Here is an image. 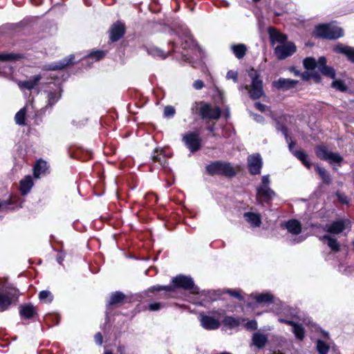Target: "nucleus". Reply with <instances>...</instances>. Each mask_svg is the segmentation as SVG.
<instances>
[{
  "label": "nucleus",
  "mask_w": 354,
  "mask_h": 354,
  "mask_svg": "<svg viewBox=\"0 0 354 354\" xmlns=\"http://www.w3.org/2000/svg\"><path fill=\"white\" fill-rule=\"evenodd\" d=\"M326 59L324 57H319L317 61L313 57H307L304 60V66L307 70L317 68L323 75L335 79V71L332 67L326 66Z\"/></svg>",
  "instance_id": "1"
},
{
  "label": "nucleus",
  "mask_w": 354,
  "mask_h": 354,
  "mask_svg": "<svg viewBox=\"0 0 354 354\" xmlns=\"http://www.w3.org/2000/svg\"><path fill=\"white\" fill-rule=\"evenodd\" d=\"M206 170L211 175L221 174L227 177L234 176L238 170L230 163L221 161H215L206 167Z\"/></svg>",
  "instance_id": "2"
},
{
  "label": "nucleus",
  "mask_w": 354,
  "mask_h": 354,
  "mask_svg": "<svg viewBox=\"0 0 354 354\" xmlns=\"http://www.w3.org/2000/svg\"><path fill=\"white\" fill-rule=\"evenodd\" d=\"M249 76L252 80L250 86H245V88L248 90L250 97L252 99H258L263 95V82L259 78V75L254 69L249 71Z\"/></svg>",
  "instance_id": "3"
},
{
  "label": "nucleus",
  "mask_w": 354,
  "mask_h": 354,
  "mask_svg": "<svg viewBox=\"0 0 354 354\" xmlns=\"http://www.w3.org/2000/svg\"><path fill=\"white\" fill-rule=\"evenodd\" d=\"M315 33L322 38L335 39L343 35V30L340 27L333 24H322L316 27Z\"/></svg>",
  "instance_id": "4"
},
{
  "label": "nucleus",
  "mask_w": 354,
  "mask_h": 354,
  "mask_svg": "<svg viewBox=\"0 0 354 354\" xmlns=\"http://www.w3.org/2000/svg\"><path fill=\"white\" fill-rule=\"evenodd\" d=\"M270 184L269 176H263L261 185L257 188V198L260 203L268 202L275 196L274 192L270 187Z\"/></svg>",
  "instance_id": "5"
},
{
  "label": "nucleus",
  "mask_w": 354,
  "mask_h": 354,
  "mask_svg": "<svg viewBox=\"0 0 354 354\" xmlns=\"http://www.w3.org/2000/svg\"><path fill=\"white\" fill-rule=\"evenodd\" d=\"M198 105H201L199 112L203 119L218 120L220 118L221 111L219 107L212 106L209 104L195 103L192 109V111H194V109H197Z\"/></svg>",
  "instance_id": "6"
},
{
  "label": "nucleus",
  "mask_w": 354,
  "mask_h": 354,
  "mask_svg": "<svg viewBox=\"0 0 354 354\" xmlns=\"http://www.w3.org/2000/svg\"><path fill=\"white\" fill-rule=\"evenodd\" d=\"M315 153L318 158L327 160L330 163H339L343 160V158L339 153L330 151L324 145L318 146L315 149Z\"/></svg>",
  "instance_id": "7"
},
{
  "label": "nucleus",
  "mask_w": 354,
  "mask_h": 354,
  "mask_svg": "<svg viewBox=\"0 0 354 354\" xmlns=\"http://www.w3.org/2000/svg\"><path fill=\"white\" fill-rule=\"evenodd\" d=\"M183 140L192 152L198 151L201 147V140L198 132H189L185 134Z\"/></svg>",
  "instance_id": "8"
},
{
  "label": "nucleus",
  "mask_w": 354,
  "mask_h": 354,
  "mask_svg": "<svg viewBox=\"0 0 354 354\" xmlns=\"http://www.w3.org/2000/svg\"><path fill=\"white\" fill-rule=\"evenodd\" d=\"M199 321L201 326L208 330L218 329L221 326L219 318L212 315L201 314Z\"/></svg>",
  "instance_id": "9"
},
{
  "label": "nucleus",
  "mask_w": 354,
  "mask_h": 354,
  "mask_svg": "<svg viewBox=\"0 0 354 354\" xmlns=\"http://www.w3.org/2000/svg\"><path fill=\"white\" fill-rule=\"evenodd\" d=\"M296 51V46L292 42L277 46L274 49V53L279 59H283L292 55Z\"/></svg>",
  "instance_id": "10"
},
{
  "label": "nucleus",
  "mask_w": 354,
  "mask_h": 354,
  "mask_svg": "<svg viewBox=\"0 0 354 354\" xmlns=\"http://www.w3.org/2000/svg\"><path fill=\"white\" fill-rule=\"evenodd\" d=\"M19 295L18 290L15 288L10 289L5 294L0 293V310H5L10 305L11 302L17 299Z\"/></svg>",
  "instance_id": "11"
},
{
  "label": "nucleus",
  "mask_w": 354,
  "mask_h": 354,
  "mask_svg": "<svg viewBox=\"0 0 354 354\" xmlns=\"http://www.w3.org/2000/svg\"><path fill=\"white\" fill-rule=\"evenodd\" d=\"M172 283L176 288H181L185 290L193 289L196 291V288L194 287V283L192 279L190 277L185 275H178L173 278Z\"/></svg>",
  "instance_id": "12"
},
{
  "label": "nucleus",
  "mask_w": 354,
  "mask_h": 354,
  "mask_svg": "<svg viewBox=\"0 0 354 354\" xmlns=\"http://www.w3.org/2000/svg\"><path fill=\"white\" fill-rule=\"evenodd\" d=\"M348 224L349 221L347 220H337L330 224L326 225L323 230L330 234H338L342 232Z\"/></svg>",
  "instance_id": "13"
},
{
  "label": "nucleus",
  "mask_w": 354,
  "mask_h": 354,
  "mask_svg": "<svg viewBox=\"0 0 354 354\" xmlns=\"http://www.w3.org/2000/svg\"><path fill=\"white\" fill-rule=\"evenodd\" d=\"M248 168L250 172L253 174H259L261 172L263 162L259 154H253L248 158Z\"/></svg>",
  "instance_id": "14"
},
{
  "label": "nucleus",
  "mask_w": 354,
  "mask_h": 354,
  "mask_svg": "<svg viewBox=\"0 0 354 354\" xmlns=\"http://www.w3.org/2000/svg\"><path fill=\"white\" fill-rule=\"evenodd\" d=\"M125 33V26L121 21H116L109 29V36L111 41H118Z\"/></svg>",
  "instance_id": "15"
},
{
  "label": "nucleus",
  "mask_w": 354,
  "mask_h": 354,
  "mask_svg": "<svg viewBox=\"0 0 354 354\" xmlns=\"http://www.w3.org/2000/svg\"><path fill=\"white\" fill-rule=\"evenodd\" d=\"M298 83V81L290 79L280 78L277 81L272 82L274 87L278 89L288 90L294 88Z\"/></svg>",
  "instance_id": "16"
},
{
  "label": "nucleus",
  "mask_w": 354,
  "mask_h": 354,
  "mask_svg": "<svg viewBox=\"0 0 354 354\" xmlns=\"http://www.w3.org/2000/svg\"><path fill=\"white\" fill-rule=\"evenodd\" d=\"M41 76L40 75H36L32 77L30 80L25 81H19L17 84L20 89H27L31 90L35 88L36 85L38 84L39 82L41 80Z\"/></svg>",
  "instance_id": "17"
},
{
  "label": "nucleus",
  "mask_w": 354,
  "mask_h": 354,
  "mask_svg": "<svg viewBox=\"0 0 354 354\" xmlns=\"http://www.w3.org/2000/svg\"><path fill=\"white\" fill-rule=\"evenodd\" d=\"M333 50L336 53L346 55L349 61L354 63V48L343 44H338L334 47Z\"/></svg>",
  "instance_id": "18"
},
{
  "label": "nucleus",
  "mask_w": 354,
  "mask_h": 354,
  "mask_svg": "<svg viewBox=\"0 0 354 354\" xmlns=\"http://www.w3.org/2000/svg\"><path fill=\"white\" fill-rule=\"evenodd\" d=\"M48 171L47 162L43 160H39L34 167L35 178H39L41 175L46 174Z\"/></svg>",
  "instance_id": "19"
},
{
  "label": "nucleus",
  "mask_w": 354,
  "mask_h": 354,
  "mask_svg": "<svg viewBox=\"0 0 354 354\" xmlns=\"http://www.w3.org/2000/svg\"><path fill=\"white\" fill-rule=\"evenodd\" d=\"M36 314V309L32 304H25L20 306L19 315L24 319H30Z\"/></svg>",
  "instance_id": "20"
},
{
  "label": "nucleus",
  "mask_w": 354,
  "mask_h": 354,
  "mask_svg": "<svg viewBox=\"0 0 354 354\" xmlns=\"http://www.w3.org/2000/svg\"><path fill=\"white\" fill-rule=\"evenodd\" d=\"M267 342L268 336L263 333L257 332L252 336V343L259 348L264 347Z\"/></svg>",
  "instance_id": "21"
},
{
  "label": "nucleus",
  "mask_w": 354,
  "mask_h": 354,
  "mask_svg": "<svg viewBox=\"0 0 354 354\" xmlns=\"http://www.w3.org/2000/svg\"><path fill=\"white\" fill-rule=\"evenodd\" d=\"M321 241H327V245L330 250L335 252H339L340 250V245L336 239L333 238L329 235H324L319 238Z\"/></svg>",
  "instance_id": "22"
},
{
  "label": "nucleus",
  "mask_w": 354,
  "mask_h": 354,
  "mask_svg": "<svg viewBox=\"0 0 354 354\" xmlns=\"http://www.w3.org/2000/svg\"><path fill=\"white\" fill-rule=\"evenodd\" d=\"M33 182L30 176H26L20 182V191L22 195L27 194L32 187Z\"/></svg>",
  "instance_id": "23"
},
{
  "label": "nucleus",
  "mask_w": 354,
  "mask_h": 354,
  "mask_svg": "<svg viewBox=\"0 0 354 354\" xmlns=\"http://www.w3.org/2000/svg\"><path fill=\"white\" fill-rule=\"evenodd\" d=\"M74 59V56L73 55H70L68 57L64 59L63 60L52 64L50 67V70H60L63 69L67 66L70 65L73 63V60Z\"/></svg>",
  "instance_id": "24"
},
{
  "label": "nucleus",
  "mask_w": 354,
  "mask_h": 354,
  "mask_svg": "<svg viewBox=\"0 0 354 354\" xmlns=\"http://www.w3.org/2000/svg\"><path fill=\"white\" fill-rule=\"evenodd\" d=\"M286 227L289 232L293 234H298L301 231V223L297 220H290L286 224Z\"/></svg>",
  "instance_id": "25"
},
{
  "label": "nucleus",
  "mask_w": 354,
  "mask_h": 354,
  "mask_svg": "<svg viewBox=\"0 0 354 354\" xmlns=\"http://www.w3.org/2000/svg\"><path fill=\"white\" fill-rule=\"evenodd\" d=\"M244 217L254 227H259L261 223L260 216L258 214L247 212L244 214Z\"/></svg>",
  "instance_id": "26"
},
{
  "label": "nucleus",
  "mask_w": 354,
  "mask_h": 354,
  "mask_svg": "<svg viewBox=\"0 0 354 354\" xmlns=\"http://www.w3.org/2000/svg\"><path fill=\"white\" fill-rule=\"evenodd\" d=\"M151 158L153 162H158L162 167H165L167 164L166 156L165 155L162 149H156L153 154L151 156Z\"/></svg>",
  "instance_id": "27"
},
{
  "label": "nucleus",
  "mask_w": 354,
  "mask_h": 354,
  "mask_svg": "<svg viewBox=\"0 0 354 354\" xmlns=\"http://www.w3.org/2000/svg\"><path fill=\"white\" fill-rule=\"evenodd\" d=\"M269 32L270 38L272 41H277L281 43V44H283L285 41L287 40L286 35L277 32L274 28H270Z\"/></svg>",
  "instance_id": "28"
},
{
  "label": "nucleus",
  "mask_w": 354,
  "mask_h": 354,
  "mask_svg": "<svg viewBox=\"0 0 354 354\" xmlns=\"http://www.w3.org/2000/svg\"><path fill=\"white\" fill-rule=\"evenodd\" d=\"M231 49L238 59L243 58L247 50L246 46L243 44L232 45Z\"/></svg>",
  "instance_id": "29"
},
{
  "label": "nucleus",
  "mask_w": 354,
  "mask_h": 354,
  "mask_svg": "<svg viewBox=\"0 0 354 354\" xmlns=\"http://www.w3.org/2000/svg\"><path fill=\"white\" fill-rule=\"evenodd\" d=\"M293 155L298 158L307 168L310 167V162L308 161V156L303 150L292 151Z\"/></svg>",
  "instance_id": "30"
},
{
  "label": "nucleus",
  "mask_w": 354,
  "mask_h": 354,
  "mask_svg": "<svg viewBox=\"0 0 354 354\" xmlns=\"http://www.w3.org/2000/svg\"><path fill=\"white\" fill-rule=\"evenodd\" d=\"M147 52L149 54L155 57H158L160 59H165L168 56V53H165L162 50L160 49L158 47L152 46L147 49Z\"/></svg>",
  "instance_id": "31"
},
{
  "label": "nucleus",
  "mask_w": 354,
  "mask_h": 354,
  "mask_svg": "<svg viewBox=\"0 0 354 354\" xmlns=\"http://www.w3.org/2000/svg\"><path fill=\"white\" fill-rule=\"evenodd\" d=\"M223 324L229 328H234L240 325V320L231 316H226L223 320Z\"/></svg>",
  "instance_id": "32"
},
{
  "label": "nucleus",
  "mask_w": 354,
  "mask_h": 354,
  "mask_svg": "<svg viewBox=\"0 0 354 354\" xmlns=\"http://www.w3.org/2000/svg\"><path fill=\"white\" fill-rule=\"evenodd\" d=\"M292 333L298 340L301 341L305 337L304 328L300 324L295 323L292 326Z\"/></svg>",
  "instance_id": "33"
},
{
  "label": "nucleus",
  "mask_w": 354,
  "mask_h": 354,
  "mask_svg": "<svg viewBox=\"0 0 354 354\" xmlns=\"http://www.w3.org/2000/svg\"><path fill=\"white\" fill-rule=\"evenodd\" d=\"M252 296L258 303H272L273 301V297L269 293L252 295Z\"/></svg>",
  "instance_id": "34"
},
{
  "label": "nucleus",
  "mask_w": 354,
  "mask_h": 354,
  "mask_svg": "<svg viewBox=\"0 0 354 354\" xmlns=\"http://www.w3.org/2000/svg\"><path fill=\"white\" fill-rule=\"evenodd\" d=\"M124 299V295L121 292H115L111 294L110 300L109 301V305H114L120 303Z\"/></svg>",
  "instance_id": "35"
},
{
  "label": "nucleus",
  "mask_w": 354,
  "mask_h": 354,
  "mask_svg": "<svg viewBox=\"0 0 354 354\" xmlns=\"http://www.w3.org/2000/svg\"><path fill=\"white\" fill-rule=\"evenodd\" d=\"M316 347L319 354H327L330 349L328 344L321 339L317 341Z\"/></svg>",
  "instance_id": "36"
},
{
  "label": "nucleus",
  "mask_w": 354,
  "mask_h": 354,
  "mask_svg": "<svg viewBox=\"0 0 354 354\" xmlns=\"http://www.w3.org/2000/svg\"><path fill=\"white\" fill-rule=\"evenodd\" d=\"M21 58L19 54L15 53H0V61L2 62H11L15 61Z\"/></svg>",
  "instance_id": "37"
},
{
  "label": "nucleus",
  "mask_w": 354,
  "mask_h": 354,
  "mask_svg": "<svg viewBox=\"0 0 354 354\" xmlns=\"http://www.w3.org/2000/svg\"><path fill=\"white\" fill-rule=\"evenodd\" d=\"M26 117V109H21L15 115V120L17 124L24 125Z\"/></svg>",
  "instance_id": "38"
},
{
  "label": "nucleus",
  "mask_w": 354,
  "mask_h": 354,
  "mask_svg": "<svg viewBox=\"0 0 354 354\" xmlns=\"http://www.w3.org/2000/svg\"><path fill=\"white\" fill-rule=\"evenodd\" d=\"M316 171L319 174L320 177L322 178V179L323 180L324 182H325L326 183H330V182L331 180L330 176L324 168H322V167L317 165Z\"/></svg>",
  "instance_id": "39"
},
{
  "label": "nucleus",
  "mask_w": 354,
  "mask_h": 354,
  "mask_svg": "<svg viewBox=\"0 0 354 354\" xmlns=\"http://www.w3.org/2000/svg\"><path fill=\"white\" fill-rule=\"evenodd\" d=\"M39 298L44 303H50L53 299V296L50 291L42 290L39 294Z\"/></svg>",
  "instance_id": "40"
},
{
  "label": "nucleus",
  "mask_w": 354,
  "mask_h": 354,
  "mask_svg": "<svg viewBox=\"0 0 354 354\" xmlns=\"http://www.w3.org/2000/svg\"><path fill=\"white\" fill-rule=\"evenodd\" d=\"M332 87L341 91H345L347 89L346 86L341 80H335L332 83Z\"/></svg>",
  "instance_id": "41"
},
{
  "label": "nucleus",
  "mask_w": 354,
  "mask_h": 354,
  "mask_svg": "<svg viewBox=\"0 0 354 354\" xmlns=\"http://www.w3.org/2000/svg\"><path fill=\"white\" fill-rule=\"evenodd\" d=\"M59 95L55 93H49L48 95V103L50 106L55 104L59 100Z\"/></svg>",
  "instance_id": "42"
},
{
  "label": "nucleus",
  "mask_w": 354,
  "mask_h": 354,
  "mask_svg": "<svg viewBox=\"0 0 354 354\" xmlns=\"http://www.w3.org/2000/svg\"><path fill=\"white\" fill-rule=\"evenodd\" d=\"M105 55V52L102 50H97L94 52H91L88 57L95 58L96 61L100 60L103 58Z\"/></svg>",
  "instance_id": "43"
},
{
  "label": "nucleus",
  "mask_w": 354,
  "mask_h": 354,
  "mask_svg": "<svg viewBox=\"0 0 354 354\" xmlns=\"http://www.w3.org/2000/svg\"><path fill=\"white\" fill-rule=\"evenodd\" d=\"M175 114V109L171 106H167L164 109V116L170 118Z\"/></svg>",
  "instance_id": "44"
},
{
  "label": "nucleus",
  "mask_w": 354,
  "mask_h": 354,
  "mask_svg": "<svg viewBox=\"0 0 354 354\" xmlns=\"http://www.w3.org/2000/svg\"><path fill=\"white\" fill-rule=\"evenodd\" d=\"M152 290H164L166 291H171L173 290V288L171 286H154L151 288Z\"/></svg>",
  "instance_id": "45"
},
{
  "label": "nucleus",
  "mask_w": 354,
  "mask_h": 354,
  "mask_svg": "<svg viewBox=\"0 0 354 354\" xmlns=\"http://www.w3.org/2000/svg\"><path fill=\"white\" fill-rule=\"evenodd\" d=\"M245 327L249 330H254L257 328V323L255 320H251L246 323Z\"/></svg>",
  "instance_id": "46"
},
{
  "label": "nucleus",
  "mask_w": 354,
  "mask_h": 354,
  "mask_svg": "<svg viewBox=\"0 0 354 354\" xmlns=\"http://www.w3.org/2000/svg\"><path fill=\"white\" fill-rule=\"evenodd\" d=\"M227 79L228 80H233L234 82H236L237 80V73L235 71H230L227 72L226 75Z\"/></svg>",
  "instance_id": "47"
},
{
  "label": "nucleus",
  "mask_w": 354,
  "mask_h": 354,
  "mask_svg": "<svg viewBox=\"0 0 354 354\" xmlns=\"http://www.w3.org/2000/svg\"><path fill=\"white\" fill-rule=\"evenodd\" d=\"M227 292L230 294V295L238 298L239 300H242L243 297L241 296L238 290H227Z\"/></svg>",
  "instance_id": "48"
},
{
  "label": "nucleus",
  "mask_w": 354,
  "mask_h": 354,
  "mask_svg": "<svg viewBox=\"0 0 354 354\" xmlns=\"http://www.w3.org/2000/svg\"><path fill=\"white\" fill-rule=\"evenodd\" d=\"M254 106L256 107V109L262 112L266 111L267 110V106L265 104H261L260 102H256L254 104Z\"/></svg>",
  "instance_id": "49"
},
{
  "label": "nucleus",
  "mask_w": 354,
  "mask_h": 354,
  "mask_svg": "<svg viewBox=\"0 0 354 354\" xmlns=\"http://www.w3.org/2000/svg\"><path fill=\"white\" fill-rule=\"evenodd\" d=\"M160 306H161L160 303L151 304L149 306V309L151 311L158 310L160 308Z\"/></svg>",
  "instance_id": "50"
},
{
  "label": "nucleus",
  "mask_w": 354,
  "mask_h": 354,
  "mask_svg": "<svg viewBox=\"0 0 354 354\" xmlns=\"http://www.w3.org/2000/svg\"><path fill=\"white\" fill-rule=\"evenodd\" d=\"M252 116L253 119L259 123H263L264 122V118L260 115L252 113Z\"/></svg>",
  "instance_id": "51"
},
{
  "label": "nucleus",
  "mask_w": 354,
  "mask_h": 354,
  "mask_svg": "<svg viewBox=\"0 0 354 354\" xmlns=\"http://www.w3.org/2000/svg\"><path fill=\"white\" fill-rule=\"evenodd\" d=\"M102 340H103V338H102V335H101V333H96L95 335V342L98 345H102Z\"/></svg>",
  "instance_id": "52"
},
{
  "label": "nucleus",
  "mask_w": 354,
  "mask_h": 354,
  "mask_svg": "<svg viewBox=\"0 0 354 354\" xmlns=\"http://www.w3.org/2000/svg\"><path fill=\"white\" fill-rule=\"evenodd\" d=\"M204 86V84L201 80H196L194 83V87L197 89H201Z\"/></svg>",
  "instance_id": "53"
},
{
  "label": "nucleus",
  "mask_w": 354,
  "mask_h": 354,
  "mask_svg": "<svg viewBox=\"0 0 354 354\" xmlns=\"http://www.w3.org/2000/svg\"><path fill=\"white\" fill-rule=\"evenodd\" d=\"M279 321L280 322H282V323H286L288 325H290V326H293L295 323L292 321H290V320H287V319H282V318H279Z\"/></svg>",
  "instance_id": "54"
},
{
  "label": "nucleus",
  "mask_w": 354,
  "mask_h": 354,
  "mask_svg": "<svg viewBox=\"0 0 354 354\" xmlns=\"http://www.w3.org/2000/svg\"><path fill=\"white\" fill-rule=\"evenodd\" d=\"M337 196H338L339 200L340 201H342V203H348V200H347V198H346V197L345 196H343V195L339 194H338Z\"/></svg>",
  "instance_id": "55"
},
{
  "label": "nucleus",
  "mask_w": 354,
  "mask_h": 354,
  "mask_svg": "<svg viewBox=\"0 0 354 354\" xmlns=\"http://www.w3.org/2000/svg\"><path fill=\"white\" fill-rule=\"evenodd\" d=\"M310 74L308 73H304L301 74V77L305 80H308L310 79Z\"/></svg>",
  "instance_id": "56"
},
{
  "label": "nucleus",
  "mask_w": 354,
  "mask_h": 354,
  "mask_svg": "<svg viewBox=\"0 0 354 354\" xmlns=\"http://www.w3.org/2000/svg\"><path fill=\"white\" fill-rule=\"evenodd\" d=\"M124 351V347H123V346H120V347L118 348V351H119L121 354H123Z\"/></svg>",
  "instance_id": "57"
},
{
  "label": "nucleus",
  "mask_w": 354,
  "mask_h": 354,
  "mask_svg": "<svg viewBox=\"0 0 354 354\" xmlns=\"http://www.w3.org/2000/svg\"><path fill=\"white\" fill-rule=\"evenodd\" d=\"M294 145H295V143H294V142H291V143H290V144H289V149H290V151H292V152L293 151L292 150V147H294Z\"/></svg>",
  "instance_id": "58"
},
{
  "label": "nucleus",
  "mask_w": 354,
  "mask_h": 354,
  "mask_svg": "<svg viewBox=\"0 0 354 354\" xmlns=\"http://www.w3.org/2000/svg\"><path fill=\"white\" fill-rule=\"evenodd\" d=\"M57 261H58V262H59V263H62V261H63V258H62V257H58V258H57Z\"/></svg>",
  "instance_id": "59"
},
{
  "label": "nucleus",
  "mask_w": 354,
  "mask_h": 354,
  "mask_svg": "<svg viewBox=\"0 0 354 354\" xmlns=\"http://www.w3.org/2000/svg\"><path fill=\"white\" fill-rule=\"evenodd\" d=\"M104 354H113L112 352L111 351H109V350H106L104 351Z\"/></svg>",
  "instance_id": "60"
},
{
  "label": "nucleus",
  "mask_w": 354,
  "mask_h": 354,
  "mask_svg": "<svg viewBox=\"0 0 354 354\" xmlns=\"http://www.w3.org/2000/svg\"><path fill=\"white\" fill-rule=\"evenodd\" d=\"M294 73H295V74L296 75H299V71H296V70H295V71L294 70Z\"/></svg>",
  "instance_id": "61"
},
{
  "label": "nucleus",
  "mask_w": 354,
  "mask_h": 354,
  "mask_svg": "<svg viewBox=\"0 0 354 354\" xmlns=\"http://www.w3.org/2000/svg\"><path fill=\"white\" fill-rule=\"evenodd\" d=\"M254 1L257 2V1H259V0H254Z\"/></svg>",
  "instance_id": "62"
}]
</instances>
